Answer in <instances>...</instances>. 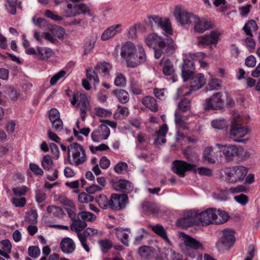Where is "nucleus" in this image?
<instances>
[{
	"label": "nucleus",
	"mask_w": 260,
	"mask_h": 260,
	"mask_svg": "<svg viewBox=\"0 0 260 260\" xmlns=\"http://www.w3.org/2000/svg\"><path fill=\"white\" fill-rule=\"evenodd\" d=\"M145 43L148 47L153 49L154 57L156 59L160 58L164 54L173 53L176 48L171 38L164 39L155 33L148 35L145 39Z\"/></svg>",
	"instance_id": "obj_1"
},
{
	"label": "nucleus",
	"mask_w": 260,
	"mask_h": 260,
	"mask_svg": "<svg viewBox=\"0 0 260 260\" xmlns=\"http://www.w3.org/2000/svg\"><path fill=\"white\" fill-rule=\"evenodd\" d=\"M138 51L134 44L125 43L122 47L120 55L126 61L128 67L136 68L146 61V56L143 48L138 45Z\"/></svg>",
	"instance_id": "obj_2"
},
{
	"label": "nucleus",
	"mask_w": 260,
	"mask_h": 260,
	"mask_svg": "<svg viewBox=\"0 0 260 260\" xmlns=\"http://www.w3.org/2000/svg\"><path fill=\"white\" fill-rule=\"evenodd\" d=\"M68 159L69 164L78 166L87 160L85 151L81 145L73 143L68 147Z\"/></svg>",
	"instance_id": "obj_3"
},
{
	"label": "nucleus",
	"mask_w": 260,
	"mask_h": 260,
	"mask_svg": "<svg viewBox=\"0 0 260 260\" xmlns=\"http://www.w3.org/2000/svg\"><path fill=\"white\" fill-rule=\"evenodd\" d=\"M250 132V129L245 126H241L238 119L231 122L228 135L234 142L246 143L247 139H243Z\"/></svg>",
	"instance_id": "obj_4"
},
{
	"label": "nucleus",
	"mask_w": 260,
	"mask_h": 260,
	"mask_svg": "<svg viewBox=\"0 0 260 260\" xmlns=\"http://www.w3.org/2000/svg\"><path fill=\"white\" fill-rule=\"evenodd\" d=\"M179 237L184 245L183 250L186 255L191 257H194L197 255L198 250L203 249L202 244L199 241L184 233H180Z\"/></svg>",
	"instance_id": "obj_5"
},
{
	"label": "nucleus",
	"mask_w": 260,
	"mask_h": 260,
	"mask_svg": "<svg viewBox=\"0 0 260 260\" xmlns=\"http://www.w3.org/2000/svg\"><path fill=\"white\" fill-rule=\"evenodd\" d=\"M224 172L225 180L226 182L236 183L243 181L248 173V170L244 166H237L226 168Z\"/></svg>",
	"instance_id": "obj_6"
},
{
	"label": "nucleus",
	"mask_w": 260,
	"mask_h": 260,
	"mask_svg": "<svg viewBox=\"0 0 260 260\" xmlns=\"http://www.w3.org/2000/svg\"><path fill=\"white\" fill-rule=\"evenodd\" d=\"M71 104L80 108V116L82 120L84 121L86 116V113L90 110V104L86 94L84 92H77L73 95L71 101Z\"/></svg>",
	"instance_id": "obj_7"
},
{
	"label": "nucleus",
	"mask_w": 260,
	"mask_h": 260,
	"mask_svg": "<svg viewBox=\"0 0 260 260\" xmlns=\"http://www.w3.org/2000/svg\"><path fill=\"white\" fill-rule=\"evenodd\" d=\"M182 226L188 227L193 225H200L199 210L191 209L184 212L183 216L179 220Z\"/></svg>",
	"instance_id": "obj_8"
},
{
	"label": "nucleus",
	"mask_w": 260,
	"mask_h": 260,
	"mask_svg": "<svg viewBox=\"0 0 260 260\" xmlns=\"http://www.w3.org/2000/svg\"><path fill=\"white\" fill-rule=\"evenodd\" d=\"M148 23L151 28L154 26H159L167 34H172L173 31L171 22L169 19L167 18H162L157 16L149 17L148 20Z\"/></svg>",
	"instance_id": "obj_9"
},
{
	"label": "nucleus",
	"mask_w": 260,
	"mask_h": 260,
	"mask_svg": "<svg viewBox=\"0 0 260 260\" xmlns=\"http://www.w3.org/2000/svg\"><path fill=\"white\" fill-rule=\"evenodd\" d=\"M174 15L177 22L181 25L191 23L195 15L188 12L184 7L177 6L174 11Z\"/></svg>",
	"instance_id": "obj_10"
},
{
	"label": "nucleus",
	"mask_w": 260,
	"mask_h": 260,
	"mask_svg": "<svg viewBox=\"0 0 260 260\" xmlns=\"http://www.w3.org/2000/svg\"><path fill=\"white\" fill-rule=\"evenodd\" d=\"M25 53L29 55H36L39 59L46 60L52 57L54 52L53 50L48 47H37L36 49L31 47L25 50Z\"/></svg>",
	"instance_id": "obj_11"
},
{
	"label": "nucleus",
	"mask_w": 260,
	"mask_h": 260,
	"mask_svg": "<svg viewBox=\"0 0 260 260\" xmlns=\"http://www.w3.org/2000/svg\"><path fill=\"white\" fill-rule=\"evenodd\" d=\"M222 95L221 92H218L214 94L211 98L207 99L205 102V109L217 110L222 108L224 105Z\"/></svg>",
	"instance_id": "obj_12"
},
{
	"label": "nucleus",
	"mask_w": 260,
	"mask_h": 260,
	"mask_svg": "<svg viewBox=\"0 0 260 260\" xmlns=\"http://www.w3.org/2000/svg\"><path fill=\"white\" fill-rule=\"evenodd\" d=\"M217 144L214 146L205 148L203 151V159L204 161L210 163L214 164L216 161L221 160L222 154L219 149L217 147Z\"/></svg>",
	"instance_id": "obj_13"
},
{
	"label": "nucleus",
	"mask_w": 260,
	"mask_h": 260,
	"mask_svg": "<svg viewBox=\"0 0 260 260\" xmlns=\"http://www.w3.org/2000/svg\"><path fill=\"white\" fill-rule=\"evenodd\" d=\"M194 59L189 54L183 57V63L182 68V77L184 81L188 80L193 74L195 70Z\"/></svg>",
	"instance_id": "obj_14"
},
{
	"label": "nucleus",
	"mask_w": 260,
	"mask_h": 260,
	"mask_svg": "<svg viewBox=\"0 0 260 260\" xmlns=\"http://www.w3.org/2000/svg\"><path fill=\"white\" fill-rule=\"evenodd\" d=\"M128 202V197L125 194H112L110 199V208L120 210L125 207Z\"/></svg>",
	"instance_id": "obj_15"
},
{
	"label": "nucleus",
	"mask_w": 260,
	"mask_h": 260,
	"mask_svg": "<svg viewBox=\"0 0 260 260\" xmlns=\"http://www.w3.org/2000/svg\"><path fill=\"white\" fill-rule=\"evenodd\" d=\"M217 147L227 161L233 160L234 157L238 156L240 152L239 147L235 145L217 144Z\"/></svg>",
	"instance_id": "obj_16"
},
{
	"label": "nucleus",
	"mask_w": 260,
	"mask_h": 260,
	"mask_svg": "<svg viewBox=\"0 0 260 260\" xmlns=\"http://www.w3.org/2000/svg\"><path fill=\"white\" fill-rule=\"evenodd\" d=\"M110 134L109 128L106 125L101 124L92 131L91 138L93 142H100L107 139Z\"/></svg>",
	"instance_id": "obj_17"
},
{
	"label": "nucleus",
	"mask_w": 260,
	"mask_h": 260,
	"mask_svg": "<svg viewBox=\"0 0 260 260\" xmlns=\"http://www.w3.org/2000/svg\"><path fill=\"white\" fill-rule=\"evenodd\" d=\"M222 236L216 243L217 248L220 250L229 247L234 242L235 239L232 230H224L222 231Z\"/></svg>",
	"instance_id": "obj_18"
},
{
	"label": "nucleus",
	"mask_w": 260,
	"mask_h": 260,
	"mask_svg": "<svg viewBox=\"0 0 260 260\" xmlns=\"http://www.w3.org/2000/svg\"><path fill=\"white\" fill-rule=\"evenodd\" d=\"M195 168L194 165L187 164L182 160H175L173 163L174 172L182 177L184 176L185 172L192 170Z\"/></svg>",
	"instance_id": "obj_19"
},
{
	"label": "nucleus",
	"mask_w": 260,
	"mask_h": 260,
	"mask_svg": "<svg viewBox=\"0 0 260 260\" xmlns=\"http://www.w3.org/2000/svg\"><path fill=\"white\" fill-rule=\"evenodd\" d=\"M214 208H208L204 211H199L200 225H208L214 223Z\"/></svg>",
	"instance_id": "obj_20"
},
{
	"label": "nucleus",
	"mask_w": 260,
	"mask_h": 260,
	"mask_svg": "<svg viewBox=\"0 0 260 260\" xmlns=\"http://www.w3.org/2000/svg\"><path fill=\"white\" fill-rule=\"evenodd\" d=\"M191 23L194 25V30L199 33H203L212 27L210 21L196 15L193 17Z\"/></svg>",
	"instance_id": "obj_21"
},
{
	"label": "nucleus",
	"mask_w": 260,
	"mask_h": 260,
	"mask_svg": "<svg viewBox=\"0 0 260 260\" xmlns=\"http://www.w3.org/2000/svg\"><path fill=\"white\" fill-rule=\"evenodd\" d=\"M86 75L87 79L82 80V84L85 89L90 90L91 85L89 83V81L92 82L93 84L95 85L99 83L100 80L97 74L93 69L90 68L87 69L86 70Z\"/></svg>",
	"instance_id": "obj_22"
},
{
	"label": "nucleus",
	"mask_w": 260,
	"mask_h": 260,
	"mask_svg": "<svg viewBox=\"0 0 260 260\" xmlns=\"http://www.w3.org/2000/svg\"><path fill=\"white\" fill-rule=\"evenodd\" d=\"M190 80V86L191 90H196L201 88L206 83V79L203 74H193L189 78Z\"/></svg>",
	"instance_id": "obj_23"
},
{
	"label": "nucleus",
	"mask_w": 260,
	"mask_h": 260,
	"mask_svg": "<svg viewBox=\"0 0 260 260\" xmlns=\"http://www.w3.org/2000/svg\"><path fill=\"white\" fill-rule=\"evenodd\" d=\"M121 24H116L109 27L103 31L101 36V40L107 41L113 38L117 34L121 32Z\"/></svg>",
	"instance_id": "obj_24"
},
{
	"label": "nucleus",
	"mask_w": 260,
	"mask_h": 260,
	"mask_svg": "<svg viewBox=\"0 0 260 260\" xmlns=\"http://www.w3.org/2000/svg\"><path fill=\"white\" fill-rule=\"evenodd\" d=\"M60 247L64 253L71 254L75 251L76 245L72 239L67 237L61 241Z\"/></svg>",
	"instance_id": "obj_25"
},
{
	"label": "nucleus",
	"mask_w": 260,
	"mask_h": 260,
	"mask_svg": "<svg viewBox=\"0 0 260 260\" xmlns=\"http://www.w3.org/2000/svg\"><path fill=\"white\" fill-rule=\"evenodd\" d=\"M113 188L118 191H121L126 193L131 192L134 188V186L129 181L123 179L115 182L113 184Z\"/></svg>",
	"instance_id": "obj_26"
},
{
	"label": "nucleus",
	"mask_w": 260,
	"mask_h": 260,
	"mask_svg": "<svg viewBox=\"0 0 260 260\" xmlns=\"http://www.w3.org/2000/svg\"><path fill=\"white\" fill-rule=\"evenodd\" d=\"M152 230L160 237L162 240H164L170 246L172 247L173 244L172 242L170 240L166 231L164 227L160 224H156L155 225L150 226Z\"/></svg>",
	"instance_id": "obj_27"
},
{
	"label": "nucleus",
	"mask_w": 260,
	"mask_h": 260,
	"mask_svg": "<svg viewBox=\"0 0 260 260\" xmlns=\"http://www.w3.org/2000/svg\"><path fill=\"white\" fill-rule=\"evenodd\" d=\"M168 128L166 124H163L159 129L156 132V138L154 139L155 144L158 145L166 143V136L168 133Z\"/></svg>",
	"instance_id": "obj_28"
},
{
	"label": "nucleus",
	"mask_w": 260,
	"mask_h": 260,
	"mask_svg": "<svg viewBox=\"0 0 260 260\" xmlns=\"http://www.w3.org/2000/svg\"><path fill=\"white\" fill-rule=\"evenodd\" d=\"M61 10L66 17H72L78 15L76 4H66V6L61 8Z\"/></svg>",
	"instance_id": "obj_29"
},
{
	"label": "nucleus",
	"mask_w": 260,
	"mask_h": 260,
	"mask_svg": "<svg viewBox=\"0 0 260 260\" xmlns=\"http://www.w3.org/2000/svg\"><path fill=\"white\" fill-rule=\"evenodd\" d=\"M215 215L214 216V223L219 224H222L226 222L229 219V215L226 212L224 211L220 210H217L214 208V211Z\"/></svg>",
	"instance_id": "obj_30"
},
{
	"label": "nucleus",
	"mask_w": 260,
	"mask_h": 260,
	"mask_svg": "<svg viewBox=\"0 0 260 260\" xmlns=\"http://www.w3.org/2000/svg\"><path fill=\"white\" fill-rule=\"evenodd\" d=\"M129 231V229L123 230L121 229L115 228L112 231V234L115 235L120 240L121 242L125 245L128 246V234H126L125 231Z\"/></svg>",
	"instance_id": "obj_31"
},
{
	"label": "nucleus",
	"mask_w": 260,
	"mask_h": 260,
	"mask_svg": "<svg viewBox=\"0 0 260 260\" xmlns=\"http://www.w3.org/2000/svg\"><path fill=\"white\" fill-rule=\"evenodd\" d=\"M47 212L48 214L58 218H62L64 215L62 209L55 205H50L47 208Z\"/></svg>",
	"instance_id": "obj_32"
},
{
	"label": "nucleus",
	"mask_w": 260,
	"mask_h": 260,
	"mask_svg": "<svg viewBox=\"0 0 260 260\" xmlns=\"http://www.w3.org/2000/svg\"><path fill=\"white\" fill-rule=\"evenodd\" d=\"M142 102L143 104L150 109L152 111L157 110V104L156 100L150 96H147L143 99Z\"/></svg>",
	"instance_id": "obj_33"
},
{
	"label": "nucleus",
	"mask_w": 260,
	"mask_h": 260,
	"mask_svg": "<svg viewBox=\"0 0 260 260\" xmlns=\"http://www.w3.org/2000/svg\"><path fill=\"white\" fill-rule=\"evenodd\" d=\"M87 224L85 221H83L81 218H77L73 220L72 225H71V229L73 231L80 233L79 232L82 231L86 226Z\"/></svg>",
	"instance_id": "obj_34"
},
{
	"label": "nucleus",
	"mask_w": 260,
	"mask_h": 260,
	"mask_svg": "<svg viewBox=\"0 0 260 260\" xmlns=\"http://www.w3.org/2000/svg\"><path fill=\"white\" fill-rule=\"evenodd\" d=\"M112 66L108 62H103L99 63L96 66V69L102 74L103 76L108 77Z\"/></svg>",
	"instance_id": "obj_35"
},
{
	"label": "nucleus",
	"mask_w": 260,
	"mask_h": 260,
	"mask_svg": "<svg viewBox=\"0 0 260 260\" xmlns=\"http://www.w3.org/2000/svg\"><path fill=\"white\" fill-rule=\"evenodd\" d=\"M113 93L121 103H126L129 99L128 93L124 89H116L113 91Z\"/></svg>",
	"instance_id": "obj_36"
},
{
	"label": "nucleus",
	"mask_w": 260,
	"mask_h": 260,
	"mask_svg": "<svg viewBox=\"0 0 260 260\" xmlns=\"http://www.w3.org/2000/svg\"><path fill=\"white\" fill-rule=\"evenodd\" d=\"M48 30L51 31L55 38L56 37L59 39H62L64 37L65 31L62 27L51 25L48 27Z\"/></svg>",
	"instance_id": "obj_37"
},
{
	"label": "nucleus",
	"mask_w": 260,
	"mask_h": 260,
	"mask_svg": "<svg viewBox=\"0 0 260 260\" xmlns=\"http://www.w3.org/2000/svg\"><path fill=\"white\" fill-rule=\"evenodd\" d=\"M206 36L208 39L209 46H215L219 41L220 33L217 30H213L209 34H206Z\"/></svg>",
	"instance_id": "obj_38"
},
{
	"label": "nucleus",
	"mask_w": 260,
	"mask_h": 260,
	"mask_svg": "<svg viewBox=\"0 0 260 260\" xmlns=\"http://www.w3.org/2000/svg\"><path fill=\"white\" fill-rule=\"evenodd\" d=\"M258 26L253 20H249L246 23L243 27V30L246 35L250 37H252L251 31H255L257 29Z\"/></svg>",
	"instance_id": "obj_39"
},
{
	"label": "nucleus",
	"mask_w": 260,
	"mask_h": 260,
	"mask_svg": "<svg viewBox=\"0 0 260 260\" xmlns=\"http://www.w3.org/2000/svg\"><path fill=\"white\" fill-rule=\"evenodd\" d=\"M95 201L102 208L106 209L108 208H110V200H108L106 196L101 194L96 198Z\"/></svg>",
	"instance_id": "obj_40"
},
{
	"label": "nucleus",
	"mask_w": 260,
	"mask_h": 260,
	"mask_svg": "<svg viewBox=\"0 0 260 260\" xmlns=\"http://www.w3.org/2000/svg\"><path fill=\"white\" fill-rule=\"evenodd\" d=\"M162 72L164 75L169 76L172 75L174 72L173 63L169 59L165 61L163 67Z\"/></svg>",
	"instance_id": "obj_41"
},
{
	"label": "nucleus",
	"mask_w": 260,
	"mask_h": 260,
	"mask_svg": "<svg viewBox=\"0 0 260 260\" xmlns=\"http://www.w3.org/2000/svg\"><path fill=\"white\" fill-rule=\"evenodd\" d=\"M77 218H81L84 221H93L96 219V216L89 212L82 211L78 214Z\"/></svg>",
	"instance_id": "obj_42"
},
{
	"label": "nucleus",
	"mask_w": 260,
	"mask_h": 260,
	"mask_svg": "<svg viewBox=\"0 0 260 260\" xmlns=\"http://www.w3.org/2000/svg\"><path fill=\"white\" fill-rule=\"evenodd\" d=\"M228 189L221 190L213 194V197L219 201H226L228 200L229 195Z\"/></svg>",
	"instance_id": "obj_43"
},
{
	"label": "nucleus",
	"mask_w": 260,
	"mask_h": 260,
	"mask_svg": "<svg viewBox=\"0 0 260 260\" xmlns=\"http://www.w3.org/2000/svg\"><path fill=\"white\" fill-rule=\"evenodd\" d=\"M211 125L213 128L217 129H222L226 127L227 122L223 118H217L211 121Z\"/></svg>",
	"instance_id": "obj_44"
},
{
	"label": "nucleus",
	"mask_w": 260,
	"mask_h": 260,
	"mask_svg": "<svg viewBox=\"0 0 260 260\" xmlns=\"http://www.w3.org/2000/svg\"><path fill=\"white\" fill-rule=\"evenodd\" d=\"M47 198V195L43 189L37 188L35 190V199L38 203L43 202Z\"/></svg>",
	"instance_id": "obj_45"
},
{
	"label": "nucleus",
	"mask_w": 260,
	"mask_h": 260,
	"mask_svg": "<svg viewBox=\"0 0 260 260\" xmlns=\"http://www.w3.org/2000/svg\"><path fill=\"white\" fill-rule=\"evenodd\" d=\"M41 165L44 169L49 170L53 165V162L51 156L49 155L44 156L42 160Z\"/></svg>",
	"instance_id": "obj_46"
},
{
	"label": "nucleus",
	"mask_w": 260,
	"mask_h": 260,
	"mask_svg": "<svg viewBox=\"0 0 260 260\" xmlns=\"http://www.w3.org/2000/svg\"><path fill=\"white\" fill-rule=\"evenodd\" d=\"M208 86L211 90H218L221 87V81L215 78H212L209 81Z\"/></svg>",
	"instance_id": "obj_47"
},
{
	"label": "nucleus",
	"mask_w": 260,
	"mask_h": 260,
	"mask_svg": "<svg viewBox=\"0 0 260 260\" xmlns=\"http://www.w3.org/2000/svg\"><path fill=\"white\" fill-rule=\"evenodd\" d=\"M128 114V110L126 107L119 106L114 114V117L117 119L123 118Z\"/></svg>",
	"instance_id": "obj_48"
},
{
	"label": "nucleus",
	"mask_w": 260,
	"mask_h": 260,
	"mask_svg": "<svg viewBox=\"0 0 260 260\" xmlns=\"http://www.w3.org/2000/svg\"><path fill=\"white\" fill-rule=\"evenodd\" d=\"M32 21L36 25L45 30H48L49 26L51 25L50 24L48 23L46 20L41 18H38L36 20L35 18L34 17L32 18Z\"/></svg>",
	"instance_id": "obj_49"
},
{
	"label": "nucleus",
	"mask_w": 260,
	"mask_h": 260,
	"mask_svg": "<svg viewBox=\"0 0 260 260\" xmlns=\"http://www.w3.org/2000/svg\"><path fill=\"white\" fill-rule=\"evenodd\" d=\"M101 249L103 253L106 252L112 246V242L107 239L101 240L99 241Z\"/></svg>",
	"instance_id": "obj_50"
},
{
	"label": "nucleus",
	"mask_w": 260,
	"mask_h": 260,
	"mask_svg": "<svg viewBox=\"0 0 260 260\" xmlns=\"http://www.w3.org/2000/svg\"><path fill=\"white\" fill-rule=\"evenodd\" d=\"M41 250L38 246H29L28 248V254L32 258H36L39 256Z\"/></svg>",
	"instance_id": "obj_51"
},
{
	"label": "nucleus",
	"mask_w": 260,
	"mask_h": 260,
	"mask_svg": "<svg viewBox=\"0 0 260 260\" xmlns=\"http://www.w3.org/2000/svg\"><path fill=\"white\" fill-rule=\"evenodd\" d=\"M147 236L148 233L144 229H139L138 230L137 235L135 238V244H139L142 240Z\"/></svg>",
	"instance_id": "obj_52"
},
{
	"label": "nucleus",
	"mask_w": 260,
	"mask_h": 260,
	"mask_svg": "<svg viewBox=\"0 0 260 260\" xmlns=\"http://www.w3.org/2000/svg\"><path fill=\"white\" fill-rule=\"evenodd\" d=\"M57 200L61 204H63L64 206H68L71 208H74L75 206L73 202L70 199H68L64 195L59 196Z\"/></svg>",
	"instance_id": "obj_53"
},
{
	"label": "nucleus",
	"mask_w": 260,
	"mask_h": 260,
	"mask_svg": "<svg viewBox=\"0 0 260 260\" xmlns=\"http://www.w3.org/2000/svg\"><path fill=\"white\" fill-rule=\"evenodd\" d=\"M114 84L116 86L118 87L125 86L126 84L125 77L121 73H117L114 80Z\"/></svg>",
	"instance_id": "obj_54"
},
{
	"label": "nucleus",
	"mask_w": 260,
	"mask_h": 260,
	"mask_svg": "<svg viewBox=\"0 0 260 260\" xmlns=\"http://www.w3.org/2000/svg\"><path fill=\"white\" fill-rule=\"evenodd\" d=\"M94 198L92 196L85 192L80 193L78 195V200L82 203H87L92 202Z\"/></svg>",
	"instance_id": "obj_55"
},
{
	"label": "nucleus",
	"mask_w": 260,
	"mask_h": 260,
	"mask_svg": "<svg viewBox=\"0 0 260 260\" xmlns=\"http://www.w3.org/2000/svg\"><path fill=\"white\" fill-rule=\"evenodd\" d=\"M178 107L182 111H187L190 108V101L187 99H184L178 104Z\"/></svg>",
	"instance_id": "obj_56"
},
{
	"label": "nucleus",
	"mask_w": 260,
	"mask_h": 260,
	"mask_svg": "<svg viewBox=\"0 0 260 260\" xmlns=\"http://www.w3.org/2000/svg\"><path fill=\"white\" fill-rule=\"evenodd\" d=\"M127 165L124 162H119L114 167L115 171L118 174H122L126 171Z\"/></svg>",
	"instance_id": "obj_57"
},
{
	"label": "nucleus",
	"mask_w": 260,
	"mask_h": 260,
	"mask_svg": "<svg viewBox=\"0 0 260 260\" xmlns=\"http://www.w3.org/2000/svg\"><path fill=\"white\" fill-rule=\"evenodd\" d=\"M197 45L199 47H206L209 46V42L206 35L197 37Z\"/></svg>",
	"instance_id": "obj_58"
},
{
	"label": "nucleus",
	"mask_w": 260,
	"mask_h": 260,
	"mask_svg": "<svg viewBox=\"0 0 260 260\" xmlns=\"http://www.w3.org/2000/svg\"><path fill=\"white\" fill-rule=\"evenodd\" d=\"M175 121L176 124L179 127V129H187V126L182 119V116L177 112L175 113Z\"/></svg>",
	"instance_id": "obj_59"
},
{
	"label": "nucleus",
	"mask_w": 260,
	"mask_h": 260,
	"mask_svg": "<svg viewBox=\"0 0 260 260\" xmlns=\"http://www.w3.org/2000/svg\"><path fill=\"white\" fill-rule=\"evenodd\" d=\"M42 37L52 44H55L58 42L57 40L54 37V34L51 31L43 32Z\"/></svg>",
	"instance_id": "obj_60"
},
{
	"label": "nucleus",
	"mask_w": 260,
	"mask_h": 260,
	"mask_svg": "<svg viewBox=\"0 0 260 260\" xmlns=\"http://www.w3.org/2000/svg\"><path fill=\"white\" fill-rule=\"evenodd\" d=\"M66 74V72L61 70L58 73L54 75L50 79V83L51 85H55L56 82L61 78L63 77Z\"/></svg>",
	"instance_id": "obj_61"
},
{
	"label": "nucleus",
	"mask_w": 260,
	"mask_h": 260,
	"mask_svg": "<svg viewBox=\"0 0 260 260\" xmlns=\"http://www.w3.org/2000/svg\"><path fill=\"white\" fill-rule=\"evenodd\" d=\"M28 188L25 186H22L21 187H17L13 188L14 193L19 197H21L25 195L28 191Z\"/></svg>",
	"instance_id": "obj_62"
},
{
	"label": "nucleus",
	"mask_w": 260,
	"mask_h": 260,
	"mask_svg": "<svg viewBox=\"0 0 260 260\" xmlns=\"http://www.w3.org/2000/svg\"><path fill=\"white\" fill-rule=\"evenodd\" d=\"M2 251H6V252H11L12 249V244L9 240H4L0 243Z\"/></svg>",
	"instance_id": "obj_63"
},
{
	"label": "nucleus",
	"mask_w": 260,
	"mask_h": 260,
	"mask_svg": "<svg viewBox=\"0 0 260 260\" xmlns=\"http://www.w3.org/2000/svg\"><path fill=\"white\" fill-rule=\"evenodd\" d=\"M234 199L237 203L242 206L246 205L248 202L247 196L242 193L234 197Z\"/></svg>",
	"instance_id": "obj_64"
}]
</instances>
